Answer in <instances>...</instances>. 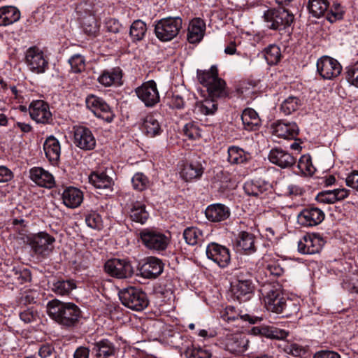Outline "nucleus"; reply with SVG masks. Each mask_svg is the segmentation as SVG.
Wrapping results in <instances>:
<instances>
[{"label": "nucleus", "mask_w": 358, "mask_h": 358, "mask_svg": "<svg viewBox=\"0 0 358 358\" xmlns=\"http://www.w3.org/2000/svg\"><path fill=\"white\" fill-rule=\"evenodd\" d=\"M46 308L50 318L66 329L77 328L85 318L84 312L73 302L54 299L47 303Z\"/></svg>", "instance_id": "nucleus-1"}, {"label": "nucleus", "mask_w": 358, "mask_h": 358, "mask_svg": "<svg viewBox=\"0 0 358 358\" xmlns=\"http://www.w3.org/2000/svg\"><path fill=\"white\" fill-rule=\"evenodd\" d=\"M293 0H275L280 6L278 8H268L263 11L262 19L264 27L269 30L280 34H291L295 24V16L293 13L285 6H289Z\"/></svg>", "instance_id": "nucleus-2"}, {"label": "nucleus", "mask_w": 358, "mask_h": 358, "mask_svg": "<svg viewBox=\"0 0 358 358\" xmlns=\"http://www.w3.org/2000/svg\"><path fill=\"white\" fill-rule=\"evenodd\" d=\"M271 279L257 281L262 283L261 289L264 296L265 306L268 311L276 314H282V317H289L299 310V306L292 300L284 296L280 287H276L271 284H267Z\"/></svg>", "instance_id": "nucleus-3"}, {"label": "nucleus", "mask_w": 358, "mask_h": 358, "mask_svg": "<svg viewBox=\"0 0 358 358\" xmlns=\"http://www.w3.org/2000/svg\"><path fill=\"white\" fill-rule=\"evenodd\" d=\"M255 271L252 268L241 267L234 271L230 282L231 297L238 303L250 301L255 295L253 282Z\"/></svg>", "instance_id": "nucleus-4"}, {"label": "nucleus", "mask_w": 358, "mask_h": 358, "mask_svg": "<svg viewBox=\"0 0 358 358\" xmlns=\"http://www.w3.org/2000/svg\"><path fill=\"white\" fill-rule=\"evenodd\" d=\"M138 241L148 250L160 253L167 248L171 237L157 227H147L140 230Z\"/></svg>", "instance_id": "nucleus-5"}, {"label": "nucleus", "mask_w": 358, "mask_h": 358, "mask_svg": "<svg viewBox=\"0 0 358 358\" xmlns=\"http://www.w3.org/2000/svg\"><path fill=\"white\" fill-rule=\"evenodd\" d=\"M118 296L122 305L135 311H141L149 304L146 293L136 287L130 286L120 290Z\"/></svg>", "instance_id": "nucleus-6"}, {"label": "nucleus", "mask_w": 358, "mask_h": 358, "mask_svg": "<svg viewBox=\"0 0 358 358\" xmlns=\"http://www.w3.org/2000/svg\"><path fill=\"white\" fill-rule=\"evenodd\" d=\"M182 24L180 17H164L155 22V34L159 41H170L177 36Z\"/></svg>", "instance_id": "nucleus-7"}, {"label": "nucleus", "mask_w": 358, "mask_h": 358, "mask_svg": "<svg viewBox=\"0 0 358 358\" xmlns=\"http://www.w3.org/2000/svg\"><path fill=\"white\" fill-rule=\"evenodd\" d=\"M85 105L86 108L97 118L103 120L107 123H110L114 120L115 114L113 108L103 98L90 94L85 98Z\"/></svg>", "instance_id": "nucleus-8"}, {"label": "nucleus", "mask_w": 358, "mask_h": 358, "mask_svg": "<svg viewBox=\"0 0 358 358\" xmlns=\"http://www.w3.org/2000/svg\"><path fill=\"white\" fill-rule=\"evenodd\" d=\"M55 238L45 231L27 236V243L32 251L43 258L48 257L54 249Z\"/></svg>", "instance_id": "nucleus-9"}, {"label": "nucleus", "mask_w": 358, "mask_h": 358, "mask_svg": "<svg viewBox=\"0 0 358 358\" xmlns=\"http://www.w3.org/2000/svg\"><path fill=\"white\" fill-rule=\"evenodd\" d=\"M104 271L110 277L117 279L131 278L134 268L128 259L111 258L104 264Z\"/></svg>", "instance_id": "nucleus-10"}, {"label": "nucleus", "mask_w": 358, "mask_h": 358, "mask_svg": "<svg viewBox=\"0 0 358 358\" xmlns=\"http://www.w3.org/2000/svg\"><path fill=\"white\" fill-rule=\"evenodd\" d=\"M206 255L221 268H227L231 264V251L227 246L216 242L209 243L206 248Z\"/></svg>", "instance_id": "nucleus-11"}, {"label": "nucleus", "mask_w": 358, "mask_h": 358, "mask_svg": "<svg viewBox=\"0 0 358 358\" xmlns=\"http://www.w3.org/2000/svg\"><path fill=\"white\" fill-rule=\"evenodd\" d=\"M29 113L31 120L37 124H54V118L50 105L43 100H33L29 106Z\"/></svg>", "instance_id": "nucleus-12"}, {"label": "nucleus", "mask_w": 358, "mask_h": 358, "mask_svg": "<svg viewBox=\"0 0 358 358\" xmlns=\"http://www.w3.org/2000/svg\"><path fill=\"white\" fill-rule=\"evenodd\" d=\"M135 93L147 108H153L160 101L157 85L154 80L143 83L135 89Z\"/></svg>", "instance_id": "nucleus-13"}, {"label": "nucleus", "mask_w": 358, "mask_h": 358, "mask_svg": "<svg viewBox=\"0 0 358 358\" xmlns=\"http://www.w3.org/2000/svg\"><path fill=\"white\" fill-rule=\"evenodd\" d=\"M324 218L323 210L317 207L308 206L299 213L296 220L301 227H313L322 223Z\"/></svg>", "instance_id": "nucleus-14"}, {"label": "nucleus", "mask_w": 358, "mask_h": 358, "mask_svg": "<svg viewBox=\"0 0 358 358\" xmlns=\"http://www.w3.org/2000/svg\"><path fill=\"white\" fill-rule=\"evenodd\" d=\"M342 71L341 64L334 58L323 56L317 61V72L325 80H333Z\"/></svg>", "instance_id": "nucleus-15"}, {"label": "nucleus", "mask_w": 358, "mask_h": 358, "mask_svg": "<svg viewBox=\"0 0 358 358\" xmlns=\"http://www.w3.org/2000/svg\"><path fill=\"white\" fill-rule=\"evenodd\" d=\"M29 69L35 73H43L48 69V61L43 52L36 47L29 48L25 55Z\"/></svg>", "instance_id": "nucleus-16"}, {"label": "nucleus", "mask_w": 358, "mask_h": 358, "mask_svg": "<svg viewBox=\"0 0 358 358\" xmlns=\"http://www.w3.org/2000/svg\"><path fill=\"white\" fill-rule=\"evenodd\" d=\"M164 267V264L160 259L150 256L142 259L138 263V270L142 277L153 279L162 274Z\"/></svg>", "instance_id": "nucleus-17"}, {"label": "nucleus", "mask_w": 358, "mask_h": 358, "mask_svg": "<svg viewBox=\"0 0 358 358\" xmlns=\"http://www.w3.org/2000/svg\"><path fill=\"white\" fill-rule=\"evenodd\" d=\"M248 334L271 340H283L288 336V331L273 325L260 324L248 329Z\"/></svg>", "instance_id": "nucleus-18"}, {"label": "nucleus", "mask_w": 358, "mask_h": 358, "mask_svg": "<svg viewBox=\"0 0 358 358\" xmlns=\"http://www.w3.org/2000/svg\"><path fill=\"white\" fill-rule=\"evenodd\" d=\"M324 243L323 238L316 234H307L298 243V250L302 254L313 255L320 252Z\"/></svg>", "instance_id": "nucleus-19"}, {"label": "nucleus", "mask_w": 358, "mask_h": 358, "mask_svg": "<svg viewBox=\"0 0 358 358\" xmlns=\"http://www.w3.org/2000/svg\"><path fill=\"white\" fill-rule=\"evenodd\" d=\"M248 339L241 334H228L222 343L227 351L236 355L244 353L248 350Z\"/></svg>", "instance_id": "nucleus-20"}, {"label": "nucleus", "mask_w": 358, "mask_h": 358, "mask_svg": "<svg viewBox=\"0 0 358 358\" xmlns=\"http://www.w3.org/2000/svg\"><path fill=\"white\" fill-rule=\"evenodd\" d=\"M271 189L272 185L260 178L248 180L243 185V189L247 195L259 199L264 197Z\"/></svg>", "instance_id": "nucleus-21"}, {"label": "nucleus", "mask_w": 358, "mask_h": 358, "mask_svg": "<svg viewBox=\"0 0 358 358\" xmlns=\"http://www.w3.org/2000/svg\"><path fill=\"white\" fill-rule=\"evenodd\" d=\"M74 144L84 150H92L96 146V139L92 131L86 127H75Z\"/></svg>", "instance_id": "nucleus-22"}, {"label": "nucleus", "mask_w": 358, "mask_h": 358, "mask_svg": "<svg viewBox=\"0 0 358 358\" xmlns=\"http://www.w3.org/2000/svg\"><path fill=\"white\" fill-rule=\"evenodd\" d=\"M91 354L94 358H115L117 349L113 342L101 338L91 343Z\"/></svg>", "instance_id": "nucleus-23"}, {"label": "nucleus", "mask_w": 358, "mask_h": 358, "mask_svg": "<svg viewBox=\"0 0 358 358\" xmlns=\"http://www.w3.org/2000/svg\"><path fill=\"white\" fill-rule=\"evenodd\" d=\"M58 194L61 196L63 204L69 208L80 206L83 201V192L73 186L58 189Z\"/></svg>", "instance_id": "nucleus-24"}, {"label": "nucleus", "mask_w": 358, "mask_h": 358, "mask_svg": "<svg viewBox=\"0 0 358 358\" xmlns=\"http://www.w3.org/2000/svg\"><path fill=\"white\" fill-rule=\"evenodd\" d=\"M234 246L238 252L251 255L257 250L255 236L250 232L241 231L236 236Z\"/></svg>", "instance_id": "nucleus-25"}, {"label": "nucleus", "mask_w": 358, "mask_h": 358, "mask_svg": "<svg viewBox=\"0 0 358 358\" xmlns=\"http://www.w3.org/2000/svg\"><path fill=\"white\" fill-rule=\"evenodd\" d=\"M123 71L120 66L106 69L101 71L97 82L106 87L120 86L122 85Z\"/></svg>", "instance_id": "nucleus-26"}, {"label": "nucleus", "mask_w": 358, "mask_h": 358, "mask_svg": "<svg viewBox=\"0 0 358 358\" xmlns=\"http://www.w3.org/2000/svg\"><path fill=\"white\" fill-rule=\"evenodd\" d=\"M205 167L199 161H189L185 162L180 172L181 178L187 182H194L201 179Z\"/></svg>", "instance_id": "nucleus-27"}, {"label": "nucleus", "mask_w": 358, "mask_h": 358, "mask_svg": "<svg viewBox=\"0 0 358 358\" xmlns=\"http://www.w3.org/2000/svg\"><path fill=\"white\" fill-rule=\"evenodd\" d=\"M29 173V178L40 187L51 189L55 186V180L52 174L42 167H33L30 169Z\"/></svg>", "instance_id": "nucleus-28"}, {"label": "nucleus", "mask_w": 358, "mask_h": 358, "mask_svg": "<svg viewBox=\"0 0 358 358\" xmlns=\"http://www.w3.org/2000/svg\"><path fill=\"white\" fill-rule=\"evenodd\" d=\"M269 161L282 169H287L295 164L296 159L289 152L280 148L271 150L268 154Z\"/></svg>", "instance_id": "nucleus-29"}, {"label": "nucleus", "mask_w": 358, "mask_h": 358, "mask_svg": "<svg viewBox=\"0 0 358 358\" xmlns=\"http://www.w3.org/2000/svg\"><path fill=\"white\" fill-rule=\"evenodd\" d=\"M206 219L211 222H221L227 220L231 215L230 208L220 203L208 206L205 210Z\"/></svg>", "instance_id": "nucleus-30"}, {"label": "nucleus", "mask_w": 358, "mask_h": 358, "mask_svg": "<svg viewBox=\"0 0 358 358\" xmlns=\"http://www.w3.org/2000/svg\"><path fill=\"white\" fill-rule=\"evenodd\" d=\"M157 113H149L143 119L141 131L147 137L155 138L160 136L164 130L159 122Z\"/></svg>", "instance_id": "nucleus-31"}, {"label": "nucleus", "mask_w": 358, "mask_h": 358, "mask_svg": "<svg viewBox=\"0 0 358 358\" xmlns=\"http://www.w3.org/2000/svg\"><path fill=\"white\" fill-rule=\"evenodd\" d=\"M273 131L279 137L296 139L299 128L296 122L278 120L273 124Z\"/></svg>", "instance_id": "nucleus-32"}, {"label": "nucleus", "mask_w": 358, "mask_h": 358, "mask_svg": "<svg viewBox=\"0 0 358 358\" xmlns=\"http://www.w3.org/2000/svg\"><path fill=\"white\" fill-rule=\"evenodd\" d=\"M206 22L200 17H194L190 20L187 29V41L189 43H200L205 34Z\"/></svg>", "instance_id": "nucleus-33"}, {"label": "nucleus", "mask_w": 358, "mask_h": 358, "mask_svg": "<svg viewBox=\"0 0 358 358\" xmlns=\"http://www.w3.org/2000/svg\"><path fill=\"white\" fill-rule=\"evenodd\" d=\"M45 157L52 165H57L61 155L60 143L53 135L48 136L43 145Z\"/></svg>", "instance_id": "nucleus-34"}, {"label": "nucleus", "mask_w": 358, "mask_h": 358, "mask_svg": "<svg viewBox=\"0 0 358 358\" xmlns=\"http://www.w3.org/2000/svg\"><path fill=\"white\" fill-rule=\"evenodd\" d=\"M89 182L96 189L113 190L114 181L107 174L106 170H96L89 175Z\"/></svg>", "instance_id": "nucleus-35"}, {"label": "nucleus", "mask_w": 358, "mask_h": 358, "mask_svg": "<svg viewBox=\"0 0 358 358\" xmlns=\"http://www.w3.org/2000/svg\"><path fill=\"white\" fill-rule=\"evenodd\" d=\"M346 7L339 0H329V6L325 19L331 24L342 21L346 13Z\"/></svg>", "instance_id": "nucleus-36"}, {"label": "nucleus", "mask_w": 358, "mask_h": 358, "mask_svg": "<svg viewBox=\"0 0 358 358\" xmlns=\"http://www.w3.org/2000/svg\"><path fill=\"white\" fill-rule=\"evenodd\" d=\"M129 217L132 222L145 224L150 218V213L146 210V206L140 202H132L129 207Z\"/></svg>", "instance_id": "nucleus-37"}, {"label": "nucleus", "mask_w": 358, "mask_h": 358, "mask_svg": "<svg viewBox=\"0 0 358 358\" xmlns=\"http://www.w3.org/2000/svg\"><path fill=\"white\" fill-rule=\"evenodd\" d=\"M241 120L243 128L248 131H257L262 124L257 113L252 108H246L243 110Z\"/></svg>", "instance_id": "nucleus-38"}, {"label": "nucleus", "mask_w": 358, "mask_h": 358, "mask_svg": "<svg viewBox=\"0 0 358 358\" xmlns=\"http://www.w3.org/2000/svg\"><path fill=\"white\" fill-rule=\"evenodd\" d=\"M207 97L215 99H224L229 96L226 82L221 78L205 88Z\"/></svg>", "instance_id": "nucleus-39"}, {"label": "nucleus", "mask_w": 358, "mask_h": 358, "mask_svg": "<svg viewBox=\"0 0 358 358\" xmlns=\"http://www.w3.org/2000/svg\"><path fill=\"white\" fill-rule=\"evenodd\" d=\"M75 288L76 285L73 279L64 280L62 278H55L51 282V289L57 295H69Z\"/></svg>", "instance_id": "nucleus-40"}, {"label": "nucleus", "mask_w": 358, "mask_h": 358, "mask_svg": "<svg viewBox=\"0 0 358 358\" xmlns=\"http://www.w3.org/2000/svg\"><path fill=\"white\" fill-rule=\"evenodd\" d=\"M148 31L147 24L141 20H134L129 28V37L133 43L138 44L143 41Z\"/></svg>", "instance_id": "nucleus-41"}, {"label": "nucleus", "mask_w": 358, "mask_h": 358, "mask_svg": "<svg viewBox=\"0 0 358 358\" xmlns=\"http://www.w3.org/2000/svg\"><path fill=\"white\" fill-rule=\"evenodd\" d=\"M20 12L15 6H6L0 8V25L8 26L18 21Z\"/></svg>", "instance_id": "nucleus-42"}, {"label": "nucleus", "mask_w": 358, "mask_h": 358, "mask_svg": "<svg viewBox=\"0 0 358 358\" xmlns=\"http://www.w3.org/2000/svg\"><path fill=\"white\" fill-rule=\"evenodd\" d=\"M227 160L231 164H241L248 162L251 159L249 152L243 149L232 145L228 148Z\"/></svg>", "instance_id": "nucleus-43"}, {"label": "nucleus", "mask_w": 358, "mask_h": 358, "mask_svg": "<svg viewBox=\"0 0 358 358\" xmlns=\"http://www.w3.org/2000/svg\"><path fill=\"white\" fill-rule=\"evenodd\" d=\"M196 78L203 88L207 87L220 78L217 66L212 65L208 70L197 69Z\"/></svg>", "instance_id": "nucleus-44"}, {"label": "nucleus", "mask_w": 358, "mask_h": 358, "mask_svg": "<svg viewBox=\"0 0 358 358\" xmlns=\"http://www.w3.org/2000/svg\"><path fill=\"white\" fill-rule=\"evenodd\" d=\"M329 0H308L307 8L309 13L316 18L325 17Z\"/></svg>", "instance_id": "nucleus-45"}, {"label": "nucleus", "mask_w": 358, "mask_h": 358, "mask_svg": "<svg viewBox=\"0 0 358 358\" xmlns=\"http://www.w3.org/2000/svg\"><path fill=\"white\" fill-rule=\"evenodd\" d=\"M8 276L16 280L20 285L29 282L31 280V271L22 266H13L10 270Z\"/></svg>", "instance_id": "nucleus-46"}, {"label": "nucleus", "mask_w": 358, "mask_h": 358, "mask_svg": "<svg viewBox=\"0 0 358 358\" xmlns=\"http://www.w3.org/2000/svg\"><path fill=\"white\" fill-rule=\"evenodd\" d=\"M185 355L187 358H211L212 353L208 346L192 344L186 347Z\"/></svg>", "instance_id": "nucleus-47"}, {"label": "nucleus", "mask_w": 358, "mask_h": 358, "mask_svg": "<svg viewBox=\"0 0 358 358\" xmlns=\"http://www.w3.org/2000/svg\"><path fill=\"white\" fill-rule=\"evenodd\" d=\"M296 167L299 169L297 173L303 176H313L316 171L312 162V157L309 154L301 156Z\"/></svg>", "instance_id": "nucleus-48"}, {"label": "nucleus", "mask_w": 358, "mask_h": 358, "mask_svg": "<svg viewBox=\"0 0 358 358\" xmlns=\"http://www.w3.org/2000/svg\"><path fill=\"white\" fill-rule=\"evenodd\" d=\"M87 226L91 229L100 231L103 227L101 215L96 210H89L84 213Z\"/></svg>", "instance_id": "nucleus-49"}, {"label": "nucleus", "mask_w": 358, "mask_h": 358, "mask_svg": "<svg viewBox=\"0 0 358 358\" xmlns=\"http://www.w3.org/2000/svg\"><path fill=\"white\" fill-rule=\"evenodd\" d=\"M259 82L253 80H245L238 85L237 92L240 96L246 98L254 94L257 90Z\"/></svg>", "instance_id": "nucleus-50"}, {"label": "nucleus", "mask_w": 358, "mask_h": 358, "mask_svg": "<svg viewBox=\"0 0 358 358\" xmlns=\"http://www.w3.org/2000/svg\"><path fill=\"white\" fill-rule=\"evenodd\" d=\"M264 57L266 62L270 66L278 64L282 57L280 47L275 44L269 45L264 50Z\"/></svg>", "instance_id": "nucleus-51"}, {"label": "nucleus", "mask_w": 358, "mask_h": 358, "mask_svg": "<svg viewBox=\"0 0 358 358\" xmlns=\"http://www.w3.org/2000/svg\"><path fill=\"white\" fill-rule=\"evenodd\" d=\"M301 106V101L299 97L289 96L282 102L280 109V112L288 115L296 111Z\"/></svg>", "instance_id": "nucleus-52"}, {"label": "nucleus", "mask_w": 358, "mask_h": 358, "mask_svg": "<svg viewBox=\"0 0 358 358\" xmlns=\"http://www.w3.org/2000/svg\"><path fill=\"white\" fill-rule=\"evenodd\" d=\"M37 348L38 351L36 354H37L40 358H59V355L52 342L38 343Z\"/></svg>", "instance_id": "nucleus-53"}, {"label": "nucleus", "mask_w": 358, "mask_h": 358, "mask_svg": "<svg viewBox=\"0 0 358 358\" xmlns=\"http://www.w3.org/2000/svg\"><path fill=\"white\" fill-rule=\"evenodd\" d=\"M217 99L208 98L196 103V109L205 115H212L217 110Z\"/></svg>", "instance_id": "nucleus-54"}, {"label": "nucleus", "mask_w": 358, "mask_h": 358, "mask_svg": "<svg viewBox=\"0 0 358 358\" xmlns=\"http://www.w3.org/2000/svg\"><path fill=\"white\" fill-rule=\"evenodd\" d=\"M183 238L187 244L195 245L203 236L202 231L196 227H187L182 234Z\"/></svg>", "instance_id": "nucleus-55"}, {"label": "nucleus", "mask_w": 358, "mask_h": 358, "mask_svg": "<svg viewBox=\"0 0 358 358\" xmlns=\"http://www.w3.org/2000/svg\"><path fill=\"white\" fill-rule=\"evenodd\" d=\"M19 316L20 320L27 324L35 322L40 318L39 312L34 306L21 307Z\"/></svg>", "instance_id": "nucleus-56"}, {"label": "nucleus", "mask_w": 358, "mask_h": 358, "mask_svg": "<svg viewBox=\"0 0 358 358\" xmlns=\"http://www.w3.org/2000/svg\"><path fill=\"white\" fill-rule=\"evenodd\" d=\"M131 184L134 189L143 192L150 187V180L143 173L137 172L131 178Z\"/></svg>", "instance_id": "nucleus-57"}, {"label": "nucleus", "mask_w": 358, "mask_h": 358, "mask_svg": "<svg viewBox=\"0 0 358 358\" xmlns=\"http://www.w3.org/2000/svg\"><path fill=\"white\" fill-rule=\"evenodd\" d=\"M81 24L84 33L89 36H96L99 31V25L94 16L84 18Z\"/></svg>", "instance_id": "nucleus-58"}, {"label": "nucleus", "mask_w": 358, "mask_h": 358, "mask_svg": "<svg viewBox=\"0 0 358 358\" xmlns=\"http://www.w3.org/2000/svg\"><path fill=\"white\" fill-rule=\"evenodd\" d=\"M71 66V71L75 73H79L85 69V59L80 54L72 55L68 60Z\"/></svg>", "instance_id": "nucleus-59"}, {"label": "nucleus", "mask_w": 358, "mask_h": 358, "mask_svg": "<svg viewBox=\"0 0 358 358\" xmlns=\"http://www.w3.org/2000/svg\"><path fill=\"white\" fill-rule=\"evenodd\" d=\"M29 222L21 218H13L11 220L13 230L20 236H26L28 232Z\"/></svg>", "instance_id": "nucleus-60"}, {"label": "nucleus", "mask_w": 358, "mask_h": 358, "mask_svg": "<svg viewBox=\"0 0 358 358\" xmlns=\"http://www.w3.org/2000/svg\"><path fill=\"white\" fill-rule=\"evenodd\" d=\"M262 272L266 278L280 277L284 273V269L278 262H271L262 270Z\"/></svg>", "instance_id": "nucleus-61"}, {"label": "nucleus", "mask_w": 358, "mask_h": 358, "mask_svg": "<svg viewBox=\"0 0 358 358\" xmlns=\"http://www.w3.org/2000/svg\"><path fill=\"white\" fill-rule=\"evenodd\" d=\"M242 315L241 311L232 306H227L221 313V317L228 322L236 321Z\"/></svg>", "instance_id": "nucleus-62"}, {"label": "nucleus", "mask_w": 358, "mask_h": 358, "mask_svg": "<svg viewBox=\"0 0 358 358\" xmlns=\"http://www.w3.org/2000/svg\"><path fill=\"white\" fill-rule=\"evenodd\" d=\"M182 131L184 135L191 140L196 139L200 136L199 129L194 122H189L185 124Z\"/></svg>", "instance_id": "nucleus-63"}, {"label": "nucleus", "mask_w": 358, "mask_h": 358, "mask_svg": "<svg viewBox=\"0 0 358 358\" xmlns=\"http://www.w3.org/2000/svg\"><path fill=\"white\" fill-rule=\"evenodd\" d=\"M345 76L350 85L358 87V63L348 66L345 73Z\"/></svg>", "instance_id": "nucleus-64"}]
</instances>
